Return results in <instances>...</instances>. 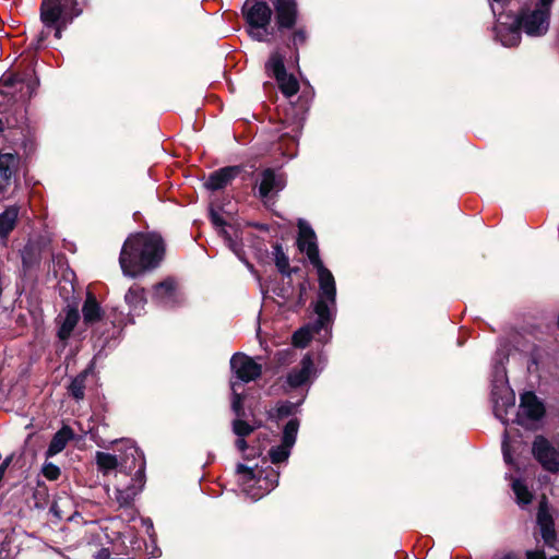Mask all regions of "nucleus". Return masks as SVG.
I'll use <instances>...</instances> for the list:
<instances>
[{"label": "nucleus", "instance_id": "obj_1", "mask_svg": "<svg viewBox=\"0 0 559 559\" xmlns=\"http://www.w3.org/2000/svg\"><path fill=\"white\" fill-rule=\"evenodd\" d=\"M165 241L156 231L130 235L123 242L119 264L123 275L135 278L159 266L165 257Z\"/></svg>", "mask_w": 559, "mask_h": 559}, {"label": "nucleus", "instance_id": "obj_2", "mask_svg": "<svg viewBox=\"0 0 559 559\" xmlns=\"http://www.w3.org/2000/svg\"><path fill=\"white\" fill-rule=\"evenodd\" d=\"M274 13L275 36L283 38L286 32H290L284 40L287 49L292 51V58L299 63V47L307 44L309 33L305 25L298 26L299 7L297 0H271Z\"/></svg>", "mask_w": 559, "mask_h": 559}, {"label": "nucleus", "instance_id": "obj_3", "mask_svg": "<svg viewBox=\"0 0 559 559\" xmlns=\"http://www.w3.org/2000/svg\"><path fill=\"white\" fill-rule=\"evenodd\" d=\"M39 11L40 21L55 31L56 38H61L62 31L83 12L78 0H41Z\"/></svg>", "mask_w": 559, "mask_h": 559}, {"label": "nucleus", "instance_id": "obj_4", "mask_svg": "<svg viewBox=\"0 0 559 559\" xmlns=\"http://www.w3.org/2000/svg\"><path fill=\"white\" fill-rule=\"evenodd\" d=\"M241 12L252 39L270 43L269 36L275 37V28L271 26L273 10L266 1L246 0Z\"/></svg>", "mask_w": 559, "mask_h": 559}, {"label": "nucleus", "instance_id": "obj_5", "mask_svg": "<svg viewBox=\"0 0 559 559\" xmlns=\"http://www.w3.org/2000/svg\"><path fill=\"white\" fill-rule=\"evenodd\" d=\"M319 282V298L313 304V311L317 314V325L331 326L333 323V317L330 310V306L336 304V284L332 272L324 267L318 272Z\"/></svg>", "mask_w": 559, "mask_h": 559}, {"label": "nucleus", "instance_id": "obj_6", "mask_svg": "<svg viewBox=\"0 0 559 559\" xmlns=\"http://www.w3.org/2000/svg\"><path fill=\"white\" fill-rule=\"evenodd\" d=\"M265 72L275 79L284 96L292 97L298 93L299 82L294 74L287 73L285 56L278 49L271 52L265 62Z\"/></svg>", "mask_w": 559, "mask_h": 559}, {"label": "nucleus", "instance_id": "obj_7", "mask_svg": "<svg viewBox=\"0 0 559 559\" xmlns=\"http://www.w3.org/2000/svg\"><path fill=\"white\" fill-rule=\"evenodd\" d=\"M145 456L136 445L129 443L119 455V473L130 475L131 481L145 484Z\"/></svg>", "mask_w": 559, "mask_h": 559}, {"label": "nucleus", "instance_id": "obj_8", "mask_svg": "<svg viewBox=\"0 0 559 559\" xmlns=\"http://www.w3.org/2000/svg\"><path fill=\"white\" fill-rule=\"evenodd\" d=\"M26 117L20 110L19 114L8 115L4 118L0 117V133L10 143L17 145L19 143L24 150H27L28 144L33 143L28 139V129L25 126Z\"/></svg>", "mask_w": 559, "mask_h": 559}, {"label": "nucleus", "instance_id": "obj_9", "mask_svg": "<svg viewBox=\"0 0 559 559\" xmlns=\"http://www.w3.org/2000/svg\"><path fill=\"white\" fill-rule=\"evenodd\" d=\"M548 10L535 9L531 11L530 9H522L513 21L527 35L540 36L548 29Z\"/></svg>", "mask_w": 559, "mask_h": 559}, {"label": "nucleus", "instance_id": "obj_10", "mask_svg": "<svg viewBox=\"0 0 559 559\" xmlns=\"http://www.w3.org/2000/svg\"><path fill=\"white\" fill-rule=\"evenodd\" d=\"M532 453L545 471L550 473L559 472V451L546 437L542 435L535 437L532 444Z\"/></svg>", "mask_w": 559, "mask_h": 559}, {"label": "nucleus", "instance_id": "obj_11", "mask_svg": "<svg viewBox=\"0 0 559 559\" xmlns=\"http://www.w3.org/2000/svg\"><path fill=\"white\" fill-rule=\"evenodd\" d=\"M230 370L240 384L254 381L262 374V366L243 353H236L231 356Z\"/></svg>", "mask_w": 559, "mask_h": 559}, {"label": "nucleus", "instance_id": "obj_12", "mask_svg": "<svg viewBox=\"0 0 559 559\" xmlns=\"http://www.w3.org/2000/svg\"><path fill=\"white\" fill-rule=\"evenodd\" d=\"M546 409L543 404L532 391L524 392L521 395L520 411L516 414L515 421L524 426L525 419L537 421L545 416Z\"/></svg>", "mask_w": 559, "mask_h": 559}, {"label": "nucleus", "instance_id": "obj_13", "mask_svg": "<svg viewBox=\"0 0 559 559\" xmlns=\"http://www.w3.org/2000/svg\"><path fill=\"white\" fill-rule=\"evenodd\" d=\"M536 522L540 531L542 538L546 546L556 548L557 532L555 528V520L549 512L548 501L546 497L539 501Z\"/></svg>", "mask_w": 559, "mask_h": 559}, {"label": "nucleus", "instance_id": "obj_14", "mask_svg": "<svg viewBox=\"0 0 559 559\" xmlns=\"http://www.w3.org/2000/svg\"><path fill=\"white\" fill-rule=\"evenodd\" d=\"M24 66L22 70H17L19 82L24 84L26 91L22 93L23 97H27L28 99L36 93V90L39 86V79L36 75V56L35 53H27L21 60L19 68Z\"/></svg>", "mask_w": 559, "mask_h": 559}, {"label": "nucleus", "instance_id": "obj_15", "mask_svg": "<svg viewBox=\"0 0 559 559\" xmlns=\"http://www.w3.org/2000/svg\"><path fill=\"white\" fill-rule=\"evenodd\" d=\"M245 171L243 165L225 166L215 171H212L204 187L210 191H219L225 189L231 181Z\"/></svg>", "mask_w": 559, "mask_h": 559}, {"label": "nucleus", "instance_id": "obj_16", "mask_svg": "<svg viewBox=\"0 0 559 559\" xmlns=\"http://www.w3.org/2000/svg\"><path fill=\"white\" fill-rule=\"evenodd\" d=\"M491 401L495 416L502 420L508 413V408L514 406L515 396L508 385L495 383L491 389Z\"/></svg>", "mask_w": 559, "mask_h": 559}, {"label": "nucleus", "instance_id": "obj_17", "mask_svg": "<svg viewBox=\"0 0 559 559\" xmlns=\"http://www.w3.org/2000/svg\"><path fill=\"white\" fill-rule=\"evenodd\" d=\"M152 299L163 306L174 307L178 302L177 281L168 276L153 286Z\"/></svg>", "mask_w": 559, "mask_h": 559}, {"label": "nucleus", "instance_id": "obj_18", "mask_svg": "<svg viewBox=\"0 0 559 559\" xmlns=\"http://www.w3.org/2000/svg\"><path fill=\"white\" fill-rule=\"evenodd\" d=\"M21 162L22 158L17 152H0V176L7 185H10L12 180L15 185L20 182Z\"/></svg>", "mask_w": 559, "mask_h": 559}, {"label": "nucleus", "instance_id": "obj_19", "mask_svg": "<svg viewBox=\"0 0 559 559\" xmlns=\"http://www.w3.org/2000/svg\"><path fill=\"white\" fill-rule=\"evenodd\" d=\"M285 178L281 174H276L273 168H265L261 173V181L259 185V197L266 200L272 192H280L285 188Z\"/></svg>", "mask_w": 559, "mask_h": 559}, {"label": "nucleus", "instance_id": "obj_20", "mask_svg": "<svg viewBox=\"0 0 559 559\" xmlns=\"http://www.w3.org/2000/svg\"><path fill=\"white\" fill-rule=\"evenodd\" d=\"M83 322L87 326H93L95 323L103 320L104 324L108 323V317L105 319V311L97 301L93 293H87L85 301L82 307Z\"/></svg>", "mask_w": 559, "mask_h": 559}, {"label": "nucleus", "instance_id": "obj_21", "mask_svg": "<svg viewBox=\"0 0 559 559\" xmlns=\"http://www.w3.org/2000/svg\"><path fill=\"white\" fill-rule=\"evenodd\" d=\"M300 365V369H292L286 377V382L292 389L306 384L313 368V360L307 355L301 359Z\"/></svg>", "mask_w": 559, "mask_h": 559}, {"label": "nucleus", "instance_id": "obj_22", "mask_svg": "<svg viewBox=\"0 0 559 559\" xmlns=\"http://www.w3.org/2000/svg\"><path fill=\"white\" fill-rule=\"evenodd\" d=\"M74 431L73 429L68 426L63 425L51 438L50 443L48 445V449L45 453L46 459L52 457L63 451V449L67 447L68 442L74 439Z\"/></svg>", "mask_w": 559, "mask_h": 559}, {"label": "nucleus", "instance_id": "obj_23", "mask_svg": "<svg viewBox=\"0 0 559 559\" xmlns=\"http://www.w3.org/2000/svg\"><path fill=\"white\" fill-rule=\"evenodd\" d=\"M124 300L131 311L140 314L147 304L145 288L139 284H133L126 293Z\"/></svg>", "mask_w": 559, "mask_h": 559}, {"label": "nucleus", "instance_id": "obj_24", "mask_svg": "<svg viewBox=\"0 0 559 559\" xmlns=\"http://www.w3.org/2000/svg\"><path fill=\"white\" fill-rule=\"evenodd\" d=\"M330 326L317 325V319L312 322L298 329L293 334V345L297 348H305L309 345L316 334H319L322 330H328Z\"/></svg>", "mask_w": 559, "mask_h": 559}, {"label": "nucleus", "instance_id": "obj_25", "mask_svg": "<svg viewBox=\"0 0 559 559\" xmlns=\"http://www.w3.org/2000/svg\"><path fill=\"white\" fill-rule=\"evenodd\" d=\"M497 37L506 47L518 46L521 41V28L513 21L509 26L499 24L496 26Z\"/></svg>", "mask_w": 559, "mask_h": 559}, {"label": "nucleus", "instance_id": "obj_26", "mask_svg": "<svg viewBox=\"0 0 559 559\" xmlns=\"http://www.w3.org/2000/svg\"><path fill=\"white\" fill-rule=\"evenodd\" d=\"M20 207L17 205L8 206L0 213V238L7 239L14 230L17 224Z\"/></svg>", "mask_w": 559, "mask_h": 559}, {"label": "nucleus", "instance_id": "obj_27", "mask_svg": "<svg viewBox=\"0 0 559 559\" xmlns=\"http://www.w3.org/2000/svg\"><path fill=\"white\" fill-rule=\"evenodd\" d=\"M145 484L134 483L130 480L124 488L117 487L116 488V500L121 508L130 507L135 496L142 491Z\"/></svg>", "mask_w": 559, "mask_h": 559}, {"label": "nucleus", "instance_id": "obj_28", "mask_svg": "<svg viewBox=\"0 0 559 559\" xmlns=\"http://www.w3.org/2000/svg\"><path fill=\"white\" fill-rule=\"evenodd\" d=\"M92 369L93 366L91 365L71 380V383L68 386V393L75 401H82L84 399L86 380Z\"/></svg>", "mask_w": 559, "mask_h": 559}, {"label": "nucleus", "instance_id": "obj_29", "mask_svg": "<svg viewBox=\"0 0 559 559\" xmlns=\"http://www.w3.org/2000/svg\"><path fill=\"white\" fill-rule=\"evenodd\" d=\"M79 320H80V312H79L78 308L69 306L67 313H66V318L58 330V333H57L58 337L61 341H67L71 336Z\"/></svg>", "mask_w": 559, "mask_h": 559}, {"label": "nucleus", "instance_id": "obj_30", "mask_svg": "<svg viewBox=\"0 0 559 559\" xmlns=\"http://www.w3.org/2000/svg\"><path fill=\"white\" fill-rule=\"evenodd\" d=\"M97 469L104 475L112 471L119 472V456L107 452L97 451L95 454Z\"/></svg>", "mask_w": 559, "mask_h": 559}, {"label": "nucleus", "instance_id": "obj_31", "mask_svg": "<svg viewBox=\"0 0 559 559\" xmlns=\"http://www.w3.org/2000/svg\"><path fill=\"white\" fill-rule=\"evenodd\" d=\"M311 242H317V235L312 227L304 219L298 222L297 248L304 251Z\"/></svg>", "mask_w": 559, "mask_h": 559}, {"label": "nucleus", "instance_id": "obj_32", "mask_svg": "<svg viewBox=\"0 0 559 559\" xmlns=\"http://www.w3.org/2000/svg\"><path fill=\"white\" fill-rule=\"evenodd\" d=\"M258 473L261 477H257L255 481L259 483V487L265 491H271L278 485L280 473L267 466L266 468H259Z\"/></svg>", "mask_w": 559, "mask_h": 559}, {"label": "nucleus", "instance_id": "obj_33", "mask_svg": "<svg viewBox=\"0 0 559 559\" xmlns=\"http://www.w3.org/2000/svg\"><path fill=\"white\" fill-rule=\"evenodd\" d=\"M240 383L237 381L230 380V390H231V403L230 407L233 413L236 415L235 419H240L246 417V409L243 406L246 396L242 393L238 392V388Z\"/></svg>", "mask_w": 559, "mask_h": 559}, {"label": "nucleus", "instance_id": "obj_34", "mask_svg": "<svg viewBox=\"0 0 559 559\" xmlns=\"http://www.w3.org/2000/svg\"><path fill=\"white\" fill-rule=\"evenodd\" d=\"M301 402L302 401H299L298 403H293L289 401H285L280 403L274 409L269 412V419L280 421L289 416L295 415Z\"/></svg>", "mask_w": 559, "mask_h": 559}, {"label": "nucleus", "instance_id": "obj_35", "mask_svg": "<svg viewBox=\"0 0 559 559\" xmlns=\"http://www.w3.org/2000/svg\"><path fill=\"white\" fill-rule=\"evenodd\" d=\"M299 426L300 421L298 418L289 419L283 428L282 443L293 448L297 439Z\"/></svg>", "mask_w": 559, "mask_h": 559}, {"label": "nucleus", "instance_id": "obj_36", "mask_svg": "<svg viewBox=\"0 0 559 559\" xmlns=\"http://www.w3.org/2000/svg\"><path fill=\"white\" fill-rule=\"evenodd\" d=\"M512 489L516 496V501L519 504L525 506L532 502L533 495L525 484L520 480H514L512 484Z\"/></svg>", "mask_w": 559, "mask_h": 559}, {"label": "nucleus", "instance_id": "obj_37", "mask_svg": "<svg viewBox=\"0 0 559 559\" xmlns=\"http://www.w3.org/2000/svg\"><path fill=\"white\" fill-rule=\"evenodd\" d=\"M292 447H286L284 443L280 445L272 447L269 450V456L273 464H280L285 462L290 455Z\"/></svg>", "mask_w": 559, "mask_h": 559}, {"label": "nucleus", "instance_id": "obj_38", "mask_svg": "<svg viewBox=\"0 0 559 559\" xmlns=\"http://www.w3.org/2000/svg\"><path fill=\"white\" fill-rule=\"evenodd\" d=\"M302 252L307 254L309 262L317 270V272L326 267L320 258L318 242H311Z\"/></svg>", "mask_w": 559, "mask_h": 559}, {"label": "nucleus", "instance_id": "obj_39", "mask_svg": "<svg viewBox=\"0 0 559 559\" xmlns=\"http://www.w3.org/2000/svg\"><path fill=\"white\" fill-rule=\"evenodd\" d=\"M274 262L280 273L284 272L288 267L289 259L283 250V246L280 242H275L273 246Z\"/></svg>", "mask_w": 559, "mask_h": 559}, {"label": "nucleus", "instance_id": "obj_40", "mask_svg": "<svg viewBox=\"0 0 559 559\" xmlns=\"http://www.w3.org/2000/svg\"><path fill=\"white\" fill-rule=\"evenodd\" d=\"M39 263V255L33 246L26 245L22 250V264L24 269H31Z\"/></svg>", "mask_w": 559, "mask_h": 559}, {"label": "nucleus", "instance_id": "obj_41", "mask_svg": "<svg viewBox=\"0 0 559 559\" xmlns=\"http://www.w3.org/2000/svg\"><path fill=\"white\" fill-rule=\"evenodd\" d=\"M231 427L233 432L240 438L249 437L255 430V427L248 424L243 418L234 419Z\"/></svg>", "mask_w": 559, "mask_h": 559}, {"label": "nucleus", "instance_id": "obj_42", "mask_svg": "<svg viewBox=\"0 0 559 559\" xmlns=\"http://www.w3.org/2000/svg\"><path fill=\"white\" fill-rule=\"evenodd\" d=\"M41 473L48 480H57L61 475L60 468L51 462L44 463Z\"/></svg>", "mask_w": 559, "mask_h": 559}, {"label": "nucleus", "instance_id": "obj_43", "mask_svg": "<svg viewBox=\"0 0 559 559\" xmlns=\"http://www.w3.org/2000/svg\"><path fill=\"white\" fill-rule=\"evenodd\" d=\"M258 469L259 468H252L245 464L239 463L236 467V473L243 475L246 481H255V478L259 477Z\"/></svg>", "mask_w": 559, "mask_h": 559}, {"label": "nucleus", "instance_id": "obj_44", "mask_svg": "<svg viewBox=\"0 0 559 559\" xmlns=\"http://www.w3.org/2000/svg\"><path fill=\"white\" fill-rule=\"evenodd\" d=\"M308 280L305 278L298 285V296L296 300V308H302L306 305L308 298Z\"/></svg>", "mask_w": 559, "mask_h": 559}, {"label": "nucleus", "instance_id": "obj_45", "mask_svg": "<svg viewBox=\"0 0 559 559\" xmlns=\"http://www.w3.org/2000/svg\"><path fill=\"white\" fill-rule=\"evenodd\" d=\"M0 82L2 83L3 86H7V87H13L15 84L20 83L16 71L10 72V73H4L2 75Z\"/></svg>", "mask_w": 559, "mask_h": 559}, {"label": "nucleus", "instance_id": "obj_46", "mask_svg": "<svg viewBox=\"0 0 559 559\" xmlns=\"http://www.w3.org/2000/svg\"><path fill=\"white\" fill-rule=\"evenodd\" d=\"M48 37V33H45L44 31H41L33 40L32 43L29 44V48L33 49V50H38L41 48L44 41L46 40V38Z\"/></svg>", "mask_w": 559, "mask_h": 559}, {"label": "nucleus", "instance_id": "obj_47", "mask_svg": "<svg viewBox=\"0 0 559 559\" xmlns=\"http://www.w3.org/2000/svg\"><path fill=\"white\" fill-rule=\"evenodd\" d=\"M210 221L216 227H224L227 224L214 209L210 210Z\"/></svg>", "mask_w": 559, "mask_h": 559}, {"label": "nucleus", "instance_id": "obj_48", "mask_svg": "<svg viewBox=\"0 0 559 559\" xmlns=\"http://www.w3.org/2000/svg\"><path fill=\"white\" fill-rule=\"evenodd\" d=\"M502 454H503L504 462L507 464L511 465L513 463V459H512V454L510 451V447L506 440L502 442Z\"/></svg>", "mask_w": 559, "mask_h": 559}, {"label": "nucleus", "instance_id": "obj_49", "mask_svg": "<svg viewBox=\"0 0 559 559\" xmlns=\"http://www.w3.org/2000/svg\"><path fill=\"white\" fill-rule=\"evenodd\" d=\"M526 559H547L544 550H527Z\"/></svg>", "mask_w": 559, "mask_h": 559}, {"label": "nucleus", "instance_id": "obj_50", "mask_svg": "<svg viewBox=\"0 0 559 559\" xmlns=\"http://www.w3.org/2000/svg\"><path fill=\"white\" fill-rule=\"evenodd\" d=\"M96 559H123V558H111L110 551L108 548H102L98 550L96 555Z\"/></svg>", "mask_w": 559, "mask_h": 559}, {"label": "nucleus", "instance_id": "obj_51", "mask_svg": "<svg viewBox=\"0 0 559 559\" xmlns=\"http://www.w3.org/2000/svg\"><path fill=\"white\" fill-rule=\"evenodd\" d=\"M235 445L240 452H245L248 449V442L246 441L245 438L238 437V439L235 442Z\"/></svg>", "mask_w": 559, "mask_h": 559}, {"label": "nucleus", "instance_id": "obj_52", "mask_svg": "<svg viewBox=\"0 0 559 559\" xmlns=\"http://www.w3.org/2000/svg\"><path fill=\"white\" fill-rule=\"evenodd\" d=\"M300 271V267L299 266H294V267H290V265L288 264V267L286 270H284V272H282L281 274L283 276H287V277H290L292 274H296Z\"/></svg>", "mask_w": 559, "mask_h": 559}, {"label": "nucleus", "instance_id": "obj_53", "mask_svg": "<svg viewBox=\"0 0 559 559\" xmlns=\"http://www.w3.org/2000/svg\"><path fill=\"white\" fill-rule=\"evenodd\" d=\"M221 234L223 235L224 239L228 242L229 247L234 249V240L231 236L228 234V231L222 228Z\"/></svg>", "mask_w": 559, "mask_h": 559}, {"label": "nucleus", "instance_id": "obj_54", "mask_svg": "<svg viewBox=\"0 0 559 559\" xmlns=\"http://www.w3.org/2000/svg\"><path fill=\"white\" fill-rule=\"evenodd\" d=\"M552 2L554 0H539V9L549 11V7L551 5Z\"/></svg>", "mask_w": 559, "mask_h": 559}, {"label": "nucleus", "instance_id": "obj_55", "mask_svg": "<svg viewBox=\"0 0 559 559\" xmlns=\"http://www.w3.org/2000/svg\"><path fill=\"white\" fill-rule=\"evenodd\" d=\"M501 559H521V558L513 552H509V554L504 555Z\"/></svg>", "mask_w": 559, "mask_h": 559}, {"label": "nucleus", "instance_id": "obj_56", "mask_svg": "<svg viewBox=\"0 0 559 559\" xmlns=\"http://www.w3.org/2000/svg\"><path fill=\"white\" fill-rule=\"evenodd\" d=\"M8 186L9 185H7V183L3 185V183L0 182V194L5 192Z\"/></svg>", "mask_w": 559, "mask_h": 559}, {"label": "nucleus", "instance_id": "obj_57", "mask_svg": "<svg viewBox=\"0 0 559 559\" xmlns=\"http://www.w3.org/2000/svg\"><path fill=\"white\" fill-rule=\"evenodd\" d=\"M277 296L282 297V298H288V296L286 295L285 293V289H281V293L277 294Z\"/></svg>", "mask_w": 559, "mask_h": 559}, {"label": "nucleus", "instance_id": "obj_58", "mask_svg": "<svg viewBox=\"0 0 559 559\" xmlns=\"http://www.w3.org/2000/svg\"><path fill=\"white\" fill-rule=\"evenodd\" d=\"M252 426H254L255 429L260 428V427H262V421L261 420H255Z\"/></svg>", "mask_w": 559, "mask_h": 559}, {"label": "nucleus", "instance_id": "obj_59", "mask_svg": "<svg viewBox=\"0 0 559 559\" xmlns=\"http://www.w3.org/2000/svg\"><path fill=\"white\" fill-rule=\"evenodd\" d=\"M257 227L259 229H261V230H266L267 229V227L265 225H258Z\"/></svg>", "mask_w": 559, "mask_h": 559}, {"label": "nucleus", "instance_id": "obj_60", "mask_svg": "<svg viewBox=\"0 0 559 559\" xmlns=\"http://www.w3.org/2000/svg\"><path fill=\"white\" fill-rule=\"evenodd\" d=\"M550 559H559V556H552Z\"/></svg>", "mask_w": 559, "mask_h": 559}]
</instances>
